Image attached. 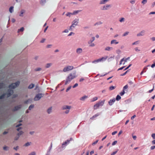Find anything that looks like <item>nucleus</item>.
<instances>
[{
	"label": "nucleus",
	"instance_id": "f257e3e1",
	"mask_svg": "<svg viewBox=\"0 0 155 155\" xmlns=\"http://www.w3.org/2000/svg\"><path fill=\"white\" fill-rule=\"evenodd\" d=\"M76 77V75L75 73L73 74L70 73L67 77L65 84V85L67 84L69 82H70L71 80Z\"/></svg>",
	"mask_w": 155,
	"mask_h": 155
},
{
	"label": "nucleus",
	"instance_id": "f03ea898",
	"mask_svg": "<svg viewBox=\"0 0 155 155\" xmlns=\"http://www.w3.org/2000/svg\"><path fill=\"white\" fill-rule=\"evenodd\" d=\"M13 93V91L12 90H9L6 94H4L0 97V99H3L5 97H8L10 96Z\"/></svg>",
	"mask_w": 155,
	"mask_h": 155
},
{
	"label": "nucleus",
	"instance_id": "7ed1b4c3",
	"mask_svg": "<svg viewBox=\"0 0 155 155\" xmlns=\"http://www.w3.org/2000/svg\"><path fill=\"white\" fill-rule=\"evenodd\" d=\"M20 82L17 81L16 82L10 84L8 87L10 89H14L17 87L19 85Z\"/></svg>",
	"mask_w": 155,
	"mask_h": 155
},
{
	"label": "nucleus",
	"instance_id": "20e7f679",
	"mask_svg": "<svg viewBox=\"0 0 155 155\" xmlns=\"http://www.w3.org/2000/svg\"><path fill=\"white\" fill-rule=\"evenodd\" d=\"M79 19H75L72 22V25L70 26L69 30H72V28H74L76 26L78 25Z\"/></svg>",
	"mask_w": 155,
	"mask_h": 155
},
{
	"label": "nucleus",
	"instance_id": "39448f33",
	"mask_svg": "<svg viewBox=\"0 0 155 155\" xmlns=\"http://www.w3.org/2000/svg\"><path fill=\"white\" fill-rule=\"evenodd\" d=\"M44 96V94L42 93H38L37 94L34 98L35 101H38L40 100Z\"/></svg>",
	"mask_w": 155,
	"mask_h": 155
},
{
	"label": "nucleus",
	"instance_id": "423d86ee",
	"mask_svg": "<svg viewBox=\"0 0 155 155\" xmlns=\"http://www.w3.org/2000/svg\"><path fill=\"white\" fill-rule=\"evenodd\" d=\"M74 69V67L72 66H67L64 68L63 71L64 72H66L73 70Z\"/></svg>",
	"mask_w": 155,
	"mask_h": 155
},
{
	"label": "nucleus",
	"instance_id": "0eeeda50",
	"mask_svg": "<svg viewBox=\"0 0 155 155\" xmlns=\"http://www.w3.org/2000/svg\"><path fill=\"white\" fill-rule=\"evenodd\" d=\"M128 88V86L127 85H126L124 87L122 91L120 93V96H123L125 93L127 92Z\"/></svg>",
	"mask_w": 155,
	"mask_h": 155
},
{
	"label": "nucleus",
	"instance_id": "6e6552de",
	"mask_svg": "<svg viewBox=\"0 0 155 155\" xmlns=\"http://www.w3.org/2000/svg\"><path fill=\"white\" fill-rule=\"evenodd\" d=\"M72 140V138H70L69 140H67L65 142H64L62 144V147H64L65 146H66L68 143L70 141Z\"/></svg>",
	"mask_w": 155,
	"mask_h": 155
},
{
	"label": "nucleus",
	"instance_id": "1a4fd4ad",
	"mask_svg": "<svg viewBox=\"0 0 155 155\" xmlns=\"http://www.w3.org/2000/svg\"><path fill=\"white\" fill-rule=\"evenodd\" d=\"M71 108V106L69 105H64L62 107V108L63 110H70Z\"/></svg>",
	"mask_w": 155,
	"mask_h": 155
},
{
	"label": "nucleus",
	"instance_id": "9d476101",
	"mask_svg": "<svg viewBox=\"0 0 155 155\" xmlns=\"http://www.w3.org/2000/svg\"><path fill=\"white\" fill-rule=\"evenodd\" d=\"M111 6L110 5L107 4L103 7L102 9L103 10H108V8H110Z\"/></svg>",
	"mask_w": 155,
	"mask_h": 155
},
{
	"label": "nucleus",
	"instance_id": "9b49d317",
	"mask_svg": "<svg viewBox=\"0 0 155 155\" xmlns=\"http://www.w3.org/2000/svg\"><path fill=\"white\" fill-rule=\"evenodd\" d=\"M145 31L144 30L141 31L140 32L137 34V36H140L144 35L145 34Z\"/></svg>",
	"mask_w": 155,
	"mask_h": 155
},
{
	"label": "nucleus",
	"instance_id": "f8f14e48",
	"mask_svg": "<svg viewBox=\"0 0 155 155\" xmlns=\"http://www.w3.org/2000/svg\"><path fill=\"white\" fill-rule=\"evenodd\" d=\"M22 107V106L21 105H17L16 106H15L14 109V111H16L19 110Z\"/></svg>",
	"mask_w": 155,
	"mask_h": 155
},
{
	"label": "nucleus",
	"instance_id": "ddd939ff",
	"mask_svg": "<svg viewBox=\"0 0 155 155\" xmlns=\"http://www.w3.org/2000/svg\"><path fill=\"white\" fill-rule=\"evenodd\" d=\"M109 1V0H101L100 1L99 4L100 5L105 4Z\"/></svg>",
	"mask_w": 155,
	"mask_h": 155
},
{
	"label": "nucleus",
	"instance_id": "4468645a",
	"mask_svg": "<svg viewBox=\"0 0 155 155\" xmlns=\"http://www.w3.org/2000/svg\"><path fill=\"white\" fill-rule=\"evenodd\" d=\"M93 41H91V40H90L88 42V43L89 45V46L90 47H93L94 46L95 44L94 43L92 42Z\"/></svg>",
	"mask_w": 155,
	"mask_h": 155
},
{
	"label": "nucleus",
	"instance_id": "2eb2a0df",
	"mask_svg": "<svg viewBox=\"0 0 155 155\" xmlns=\"http://www.w3.org/2000/svg\"><path fill=\"white\" fill-rule=\"evenodd\" d=\"M82 52V50L81 48H79L77 49L76 52L78 54H80Z\"/></svg>",
	"mask_w": 155,
	"mask_h": 155
},
{
	"label": "nucleus",
	"instance_id": "dca6fc26",
	"mask_svg": "<svg viewBox=\"0 0 155 155\" xmlns=\"http://www.w3.org/2000/svg\"><path fill=\"white\" fill-rule=\"evenodd\" d=\"M115 99L114 98L112 100H110L108 102L109 104L110 105H111L113 104V103L115 101Z\"/></svg>",
	"mask_w": 155,
	"mask_h": 155
},
{
	"label": "nucleus",
	"instance_id": "f3484780",
	"mask_svg": "<svg viewBox=\"0 0 155 155\" xmlns=\"http://www.w3.org/2000/svg\"><path fill=\"white\" fill-rule=\"evenodd\" d=\"M105 100H104L103 101H100L97 103V104L99 105V106H103Z\"/></svg>",
	"mask_w": 155,
	"mask_h": 155
},
{
	"label": "nucleus",
	"instance_id": "a211bd4d",
	"mask_svg": "<svg viewBox=\"0 0 155 155\" xmlns=\"http://www.w3.org/2000/svg\"><path fill=\"white\" fill-rule=\"evenodd\" d=\"M25 10L24 9H22L20 11V14L19 15V16L21 17L23 16V14L25 12Z\"/></svg>",
	"mask_w": 155,
	"mask_h": 155
},
{
	"label": "nucleus",
	"instance_id": "6ab92c4d",
	"mask_svg": "<svg viewBox=\"0 0 155 155\" xmlns=\"http://www.w3.org/2000/svg\"><path fill=\"white\" fill-rule=\"evenodd\" d=\"M3 149L5 151H8L9 150V147L6 145H5L3 147Z\"/></svg>",
	"mask_w": 155,
	"mask_h": 155
},
{
	"label": "nucleus",
	"instance_id": "aec40b11",
	"mask_svg": "<svg viewBox=\"0 0 155 155\" xmlns=\"http://www.w3.org/2000/svg\"><path fill=\"white\" fill-rule=\"evenodd\" d=\"M107 58V56H105L104 57H103L99 59L100 60V61H103L104 60H105Z\"/></svg>",
	"mask_w": 155,
	"mask_h": 155
},
{
	"label": "nucleus",
	"instance_id": "412c9836",
	"mask_svg": "<svg viewBox=\"0 0 155 155\" xmlns=\"http://www.w3.org/2000/svg\"><path fill=\"white\" fill-rule=\"evenodd\" d=\"M110 43H111V44H117L118 43V42L117 41L115 40H113L111 41Z\"/></svg>",
	"mask_w": 155,
	"mask_h": 155
},
{
	"label": "nucleus",
	"instance_id": "4be33fe9",
	"mask_svg": "<svg viewBox=\"0 0 155 155\" xmlns=\"http://www.w3.org/2000/svg\"><path fill=\"white\" fill-rule=\"evenodd\" d=\"M51 111H52L51 107H49V108H48L47 109V112L48 114H50L51 112Z\"/></svg>",
	"mask_w": 155,
	"mask_h": 155
},
{
	"label": "nucleus",
	"instance_id": "5701e85b",
	"mask_svg": "<svg viewBox=\"0 0 155 155\" xmlns=\"http://www.w3.org/2000/svg\"><path fill=\"white\" fill-rule=\"evenodd\" d=\"M99 115V114H96L93 116L92 117L90 118V119L91 120H93L95 118L97 117Z\"/></svg>",
	"mask_w": 155,
	"mask_h": 155
},
{
	"label": "nucleus",
	"instance_id": "b1692460",
	"mask_svg": "<svg viewBox=\"0 0 155 155\" xmlns=\"http://www.w3.org/2000/svg\"><path fill=\"white\" fill-rule=\"evenodd\" d=\"M9 11L11 13H12L14 11V7L11 6L9 8Z\"/></svg>",
	"mask_w": 155,
	"mask_h": 155
},
{
	"label": "nucleus",
	"instance_id": "393cba45",
	"mask_svg": "<svg viewBox=\"0 0 155 155\" xmlns=\"http://www.w3.org/2000/svg\"><path fill=\"white\" fill-rule=\"evenodd\" d=\"M34 86L35 85L34 84H31L29 85L28 88L30 89H32L34 87Z\"/></svg>",
	"mask_w": 155,
	"mask_h": 155
},
{
	"label": "nucleus",
	"instance_id": "a878e982",
	"mask_svg": "<svg viewBox=\"0 0 155 155\" xmlns=\"http://www.w3.org/2000/svg\"><path fill=\"white\" fill-rule=\"evenodd\" d=\"M99 107V105L97 104V103L94 105V110H96Z\"/></svg>",
	"mask_w": 155,
	"mask_h": 155
},
{
	"label": "nucleus",
	"instance_id": "bb28decb",
	"mask_svg": "<svg viewBox=\"0 0 155 155\" xmlns=\"http://www.w3.org/2000/svg\"><path fill=\"white\" fill-rule=\"evenodd\" d=\"M87 96H84L82 97H81L80 98V100H81V101H84L85 100V99L86 98H87Z\"/></svg>",
	"mask_w": 155,
	"mask_h": 155
},
{
	"label": "nucleus",
	"instance_id": "cd10ccee",
	"mask_svg": "<svg viewBox=\"0 0 155 155\" xmlns=\"http://www.w3.org/2000/svg\"><path fill=\"white\" fill-rule=\"evenodd\" d=\"M112 47H107L105 48V49L106 51H109L110 50H111L112 49Z\"/></svg>",
	"mask_w": 155,
	"mask_h": 155
},
{
	"label": "nucleus",
	"instance_id": "c85d7f7f",
	"mask_svg": "<svg viewBox=\"0 0 155 155\" xmlns=\"http://www.w3.org/2000/svg\"><path fill=\"white\" fill-rule=\"evenodd\" d=\"M51 65L52 64L51 63L47 64L45 65V68H48L50 67Z\"/></svg>",
	"mask_w": 155,
	"mask_h": 155
},
{
	"label": "nucleus",
	"instance_id": "c756f323",
	"mask_svg": "<svg viewBox=\"0 0 155 155\" xmlns=\"http://www.w3.org/2000/svg\"><path fill=\"white\" fill-rule=\"evenodd\" d=\"M66 15L67 16L70 17L71 15H73L72 13L71 12H68Z\"/></svg>",
	"mask_w": 155,
	"mask_h": 155
},
{
	"label": "nucleus",
	"instance_id": "7c9ffc66",
	"mask_svg": "<svg viewBox=\"0 0 155 155\" xmlns=\"http://www.w3.org/2000/svg\"><path fill=\"white\" fill-rule=\"evenodd\" d=\"M80 12L79 10H77L74 11L73 13V15H75L77 14L79 12Z\"/></svg>",
	"mask_w": 155,
	"mask_h": 155
},
{
	"label": "nucleus",
	"instance_id": "2f4dec72",
	"mask_svg": "<svg viewBox=\"0 0 155 155\" xmlns=\"http://www.w3.org/2000/svg\"><path fill=\"white\" fill-rule=\"evenodd\" d=\"M31 143V142H28L26 143H25V144L24 146L25 147H28L30 145Z\"/></svg>",
	"mask_w": 155,
	"mask_h": 155
},
{
	"label": "nucleus",
	"instance_id": "473e14b6",
	"mask_svg": "<svg viewBox=\"0 0 155 155\" xmlns=\"http://www.w3.org/2000/svg\"><path fill=\"white\" fill-rule=\"evenodd\" d=\"M34 105L33 104L30 105L28 107V110H31L34 107Z\"/></svg>",
	"mask_w": 155,
	"mask_h": 155
},
{
	"label": "nucleus",
	"instance_id": "72a5a7b5",
	"mask_svg": "<svg viewBox=\"0 0 155 155\" xmlns=\"http://www.w3.org/2000/svg\"><path fill=\"white\" fill-rule=\"evenodd\" d=\"M46 0H41L40 1V3L42 5H43L46 2Z\"/></svg>",
	"mask_w": 155,
	"mask_h": 155
},
{
	"label": "nucleus",
	"instance_id": "f704fd0d",
	"mask_svg": "<svg viewBox=\"0 0 155 155\" xmlns=\"http://www.w3.org/2000/svg\"><path fill=\"white\" fill-rule=\"evenodd\" d=\"M102 24V22L101 21H99V22H98L97 23H95L94 24V26H96L97 25H101Z\"/></svg>",
	"mask_w": 155,
	"mask_h": 155
},
{
	"label": "nucleus",
	"instance_id": "c9c22d12",
	"mask_svg": "<svg viewBox=\"0 0 155 155\" xmlns=\"http://www.w3.org/2000/svg\"><path fill=\"white\" fill-rule=\"evenodd\" d=\"M19 131V132L17 134V135L20 137V135H22L23 134V132L22 131Z\"/></svg>",
	"mask_w": 155,
	"mask_h": 155
},
{
	"label": "nucleus",
	"instance_id": "e433bc0d",
	"mask_svg": "<svg viewBox=\"0 0 155 155\" xmlns=\"http://www.w3.org/2000/svg\"><path fill=\"white\" fill-rule=\"evenodd\" d=\"M5 86V84L3 83H0V88L4 87Z\"/></svg>",
	"mask_w": 155,
	"mask_h": 155
},
{
	"label": "nucleus",
	"instance_id": "4c0bfd02",
	"mask_svg": "<svg viewBox=\"0 0 155 155\" xmlns=\"http://www.w3.org/2000/svg\"><path fill=\"white\" fill-rule=\"evenodd\" d=\"M100 61V60L99 59H98L97 60H94L92 61V63H95L97 62H98Z\"/></svg>",
	"mask_w": 155,
	"mask_h": 155
},
{
	"label": "nucleus",
	"instance_id": "58836bf2",
	"mask_svg": "<svg viewBox=\"0 0 155 155\" xmlns=\"http://www.w3.org/2000/svg\"><path fill=\"white\" fill-rule=\"evenodd\" d=\"M36 152L35 151L31 152L28 155H36Z\"/></svg>",
	"mask_w": 155,
	"mask_h": 155
},
{
	"label": "nucleus",
	"instance_id": "ea45409f",
	"mask_svg": "<svg viewBox=\"0 0 155 155\" xmlns=\"http://www.w3.org/2000/svg\"><path fill=\"white\" fill-rule=\"evenodd\" d=\"M125 19L124 18H120L119 21L120 22H123L124 21Z\"/></svg>",
	"mask_w": 155,
	"mask_h": 155
},
{
	"label": "nucleus",
	"instance_id": "a19ab883",
	"mask_svg": "<svg viewBox=\"0 0 155 155\" xmlns=\"http://www.w3.org/2000/svg\"><path fill=\"white\" fill-rule=\"evenodd\" d=\"M121 99V97L119 95H117L116 98V100L117 101H118Z\"/></svg>",
	"mask_w": 155,
	"mask_h": 155
},
{
	"label": "nucleus",
	"instance_id": "79ce46f5",
	"mask_svg": "<svg viewBox=\"0 0 155 155\" xmlns=\"http://www.w3.org/2000/svg\"><path fill=\"white\" fill-rule=\"evenodd\" d=\"M115 86H111L109 87V89L110 90H113L115 89Z\"/></svg>",
	"mask_w": 155,
	"mask_h": 155
},
{
	"label": "nucleus",
	"instance_id": "37998d69",
	"mask_svg": "<svg viewBox=\"0 0 155 155\" xmlns=\"http://www.w3.org/2000/svg\"><path fill=\"white\" fill-rule=\"evenodd\" d=\"M134 80H133V81H130L129 82V83L131 85V84H134Z\"/></svg>",
	"mask_w": 155,
	"mask_h": 155
},
{
	"label": "nucleus",
	"instance_id": "c03bdc74",
	"mask_svg": "<svg viewBox=\"0 0 155 155\" xmlns=\"http://www.w3.org/2000/svg\"><path fill=\"white\" fill-rule=\"evenodd\" d=\"M147 2V0H143L142 1V3L143 5H144Z\"/></svg>",
	"mask_w": 155,
	"mask_h": 155
},
{
	"label": "nucleus",
	"instance_id": "a18cd8bd",
	"mask_svg": "<svg viewBox=\"0 0 155 155\" xmlns=\"http://www.w3.org/2000/svg\"><path fill=\"white\" fill-rule=\"evenodd\" d=\"M17 128L16 129V130L18 131H20V130H21L22 129V127H17Z\"/></svg>",
	"mask_w": 155,
	"mask_h": 155
},
{
	"label": "nucleus",
	"instance_id": "49530a36",
	"mask_svg": "<svg viewBox=\"0 0 155 155\" xmlns=\"http://www.w3.org/2000/svg\"><path fill=\"white\" fill-rule=\"evenodd\" d=\"M97 99V97H95L92 99V101H94Z\"/></svg>",
	"mask_w": 155,
	"mask_h": 155
},
{
	"label": "nucleus",
	"instance_id": "de8ad7c7",
	"mask_svg": "<svg viewBox=\"0 0 155 155\" xmlns=\"http://www.w3.org/2000/svg\"><path fill=\"white\" fill-rule=\"evenodd\" d=\"M148 68L147 67H145L143 69L142 71H144V72H146Z\"/></svg>",
	"mask_w": 155,
	"mask_h": 155
},
{
	"label": "nucleus",
	"instance_id": "09e8293b",
	"mask_svg": "<svg viewBox=\"0 0 155 155\" xmlns=\"http://www.w3.org/2000/svg\"><path fill=\"white\" fill-rule=\"evenodd\" d=\"M19 149V147L18 146H17L16 147H15L13 148V149L17 151Z\"/></svg>",
	"mask_w": 155,
	"mask_h": 155
},
{
	"label": "nucleus",
	"instance_id": "8fccbe9b",
	"mask_svg": "<svg viewBox=\"0 0 155 155\" xmlns=\"http://www.w3.org/2000/svg\"><path fill=\"white\" fill-rule=\"evenodd\" d=\"M154 86H153V89H152L150 90L149 91H148V93H151V92H152L153 90H154Z\"/></svg>",
	"mask_w": 155,
	"mask_h": 155
},
{
	"label": "nucleus",
	"instance_id": "3c124183",
	"mask_svg": "<svg viewBox=\"0 0 155 155\" xmlns=\"http://www.w3.org/2000/svg\"><path fill=\"white\" fill-rule=\"evenodd\" d=\"M41 70V68H38L35 69V71H39Z\"/></svg>",
	"mask_w": 155,
	"mask_h": 155
},
{
	"label": "nucleus",
	"instance_id": "603ef678",
	"mask_svg": "<svg viewBox=\"0 0 155 155\" xmlns=\"http://www.w3.org/2000/svg\"><path fill=\"white\" fill-rule=\"evenodd\" d=\"M19 137V136L17 135V136L14 138V140H17Z\"/></svg>",
	"mask_w": 155,
	"mask_h": 155
},
{
	"label": "nucleus",
	"instance_id": "864d4df0",
	"mask_svg": "<svg viewBox=\"0 0 155 155\" xmlns=\"http://www.w3.org/2000/svg\"><path fill=\"white\" fill-rule=\"evenodd\" d=\"M129 33V32H128V31H127V32H125L123 35V36H125L126 35H127Z\"/></svg>",
	"mask_w": 155,
	"mask_h": 155
},
{
	"label": "nucleus",
	"instance_id": "5fc2aeb1",
	"mask_svg": "<svg viewBox=\"0 0 155 155\" xmlns=\"http://www.w3.org/2000/svg\"><path fill=\"white\" fill-rule=\"evenodd\" d=\"M22 125V124L19 123L16 125V127H20Z\"/></svg>",
	"mask_w": 155,
	"mask_h": 155
},
{
	"label": "nucleus",
	"instance_id": "6e6d98bb",
	"mask_svg": "<svg viewBox=\"0 0 155 155\" xmlns=\"http://www.w3.org/2000/svg\"><path fill=\"white\" fill-rule=\"evenodd\" d=\"M151 137L153 139H155V134H152L151 135Z\"/></svg>",
	"mask_w": 155,
	"mask_h": 155
},
{
	"label": "nucleus",
	"instance_id": "4d7b16f0",
	"mask_svg": "<svg viewBox=\"0 0 155 155\" xmlns=\"http://www.w3.org/2000/svg\"><path fill=\"white\" fill-rule=\"evenodd\" d=\"M150 149L151 150H154V149H155V145L151 146Z\"/></svg>",
	"mask_w": 155,
	"mask_h": 155
},
{
	"label": "nucleus",
	"instance_id": "13d9d810",
	"mask_svg": "<svg viewBox=\"0 0 155 155\" xmlns=\"http://www.w3.org/2000/svg\"><path fill=\"white\" fill-rule=\"evenodd\" d=\"M71 87V86H69L66 89V92H68Z\"/></svg>",
	"mask_w": 155,
	"mask_h": 155
},
{
	"label": "nucleus",
	"instance_id": "bf43d9fd",
	"mask_svg": "<svg viewBox=\"0 0 155 155\" xmlns=\"http://www.w3.org/2000/svg\"><path fill=\"white\" fill-rule=\"evenodd\" d=\"M24 28L21 27V28L20 29H18V31H24Z\"/></svg>",
	"mask_w": 155,
	"mask_h": 155
},
{
	"label": "nucleus",
	"instance_id": "052dcab7",
	"mask_svg": "<svg viewBox=\"0 0 155 155\" xmlns=\"http://www.w3.org/2000/svg\"><path fill=\"white\" fill-rule=\"evenodd\" d=\"M151 67L152 68H153L155 67V62L154 63L151 65Z\"/></svg>",
	"mask_w": 155,
	"mask_h": 155
},
{
	"label": "nucleus",
	"instance_id": "680f3d73",
	"mask_svg": "<svg viewBox=\"0 0 155 155\" xmlns=\"http://www.w3.org/2000/svg\"><path fill=\"white\" fill-rule=\"evenodd\" d=\"M70 110H66V111L64 112V113L65 114H68L69 113V112Z\"/></svg>",
	"mask_w": 155,
	"mask_h": 155
},
{
	"label": "nucleus",
	"instance_id": "e2e57ef3",
	"mask_svg": "<svg viewBox=\"0 0 155 155\" xmlns=\"http://www.w3.org/2000/svg\"><path fill=\"white\" fill-rule=\"evenodd\" d=\"M52 46L51 45H48L46 46V47L48 48H51Z\"/></svg>",
	"mask_w": 155,
	"mask_h": 155
},
{
	"label": "nucleus",
	"instance_id": "0e129e2a",
	"mask_svg": "<svg viewBox=\"0 0 155 155\" xmlns=\"http://www.w3.org/2000/svg\"><path fill=\"white\" fill-rule=\"evenodd\" d=\"M134 133H133L132 134V135L133 138L135 140L136 139V136L134 135Z\"/></svg>",
	"mask_w": 155,
	"mask_h": 155
},
{
	"label": "nucleus",
	"instance_id": "69168bd1",
	"mask_svg": "<svg viewBox=\"0 0 155 155\" xmlns=\"http://www.w3.org/2000/svg\"><path fill=\"white\" fill-rule=\"evenodd\" d=\"M117 143V141H114L112 143V145H114L115 144H116Z\"/></svg>",
	"mask_w": 155,
	"mask_h": 155
},
{
	"label": "nucleus",
	"instance_id": "338daca9",
	"mask_svg": "<svg viewBox=\"0 0 155 155\" xmlns=\"http://www.w3.org/2000/svg\"><path fill=\"white\" fill-rule=\"evenodd\" d=\"M130 3H131L132 4H134L135 2V0H131L130 1Z\"/></svg>",
	"mask_w": 155,
	"mask_h": 155
},
{
	"label": "nucleus",
	"instance_id": "774afa93",
	"mask_svg": "<svg viewBox=\"0 0 155 155\" xmlns=\"http://www.w3.org/2000/svg\"><path fill=\"white\" fill-rule=\"evenodd\" d=\"M15 19L14 18H12V21L13 23L15 22Z\"/></svg>",
	"mask_w": 155,
	"mask_h": 155
}]
</instances>
